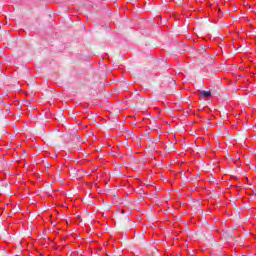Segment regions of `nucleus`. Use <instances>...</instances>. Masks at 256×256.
Listing matches in <instances>:
<instances>
[{
    "mask_svg": "<svg viewBox=\"0 0 256 256\" xmlns=\"http://www.w3.org/2000/svg\"><path fill=\"white\" fill-rule=\"evenodd\" d=\"M199 94L201 95V97H204V98L211 97V92L210 91L202 90V91L199 92Z\"/></svg>",
    "mask_w": 256,
    "mask_h": 256,
    "instance_id": "obj_1",
    "label": "nucleus"
}]
</instances>
